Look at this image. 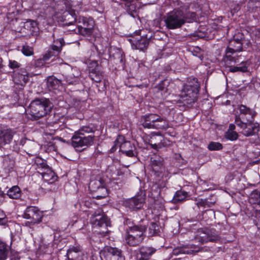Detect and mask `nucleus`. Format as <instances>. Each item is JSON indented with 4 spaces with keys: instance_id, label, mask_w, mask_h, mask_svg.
<instances>
[{
    "instance_id": "nucleus-48",
    "label": "nucleus",
    "mask_w": 260,
    "mask_h": 260,
    "mask_svg": "<svg viewBox=\"0 0 260 260\" xmlns=\"http://www.w3.org/2000/svg\"><path fill=\"white\" fill-rule=\"evenodd\" d=\"M124 139V137L119 135L114 141V144L110 149V152H114L117 149L118 146L120 147L121 141H123Z\"/></svg>"
},
{
    "instance_id": "nucleus-9",
    "label": "nucleus",
    "mask_w": 260,
    "mask_h": 260,
    "mask_svg": "<svg viewBox=\"0 0 260 260\" xmlns=\"http://www.w3.org/2000/svg\"><path fill=\"white\" fill-rule=\"evenodd\" d=\"M238 109L239 112L235 116V122L236 124L239 123V122L254 120L256 112L253 109L241 104L238 106Z\"/></svg>"
},
{
    "instance_id": "nucleus-20",
    "label": "nucleus",
    "mask_w": 260,
    "mask_h": 260,
    "mask_svg": "<svg viewBox=\"0 0 260 260\" xmlns=\"http://www.w3.org/2000/svg\"><path fill=\"white\" fill-rule=\"evenodd\" d=\"M16 132L11 128L0 129V147L10 144Z\"/></svg>"
},
{
    "instance_id": "nucleus-50",
    "label": "nucleus",
    "mask_w": 260,
    "mask_h": 260,
    "mask_svg": "<svg viewBox=\"0 0 260 260\" xmlns=\"http://www.w3.org/2000/svg\"><path fill=\"white\" fill-rule=\"evenodd\" d=\"M96 68L97 69L101 68L99 67L98 63L96 61L92 60L89 62V65H88L89 72H92V71L95 70V69Z\"/></svg>"
},
{
    "instance_id": "nucleus-24",
    "label": "nucleus",
    "mask_w": 260,
    "mask_h": 260,
    "mask_svg": "<svg viewBox=\"0 0 260 260\" xmlns=\"http://www.w3.org/2000/svg\"><path fill=\"white\" fill-rule=\"evenodd\" d=\"M61 79H58L54 76H50L47 77L46 85L50 91H53L58 89L60 86L65 85Z\"/></svg>"
},
{
    "instance_id": "nucleus-58",
    "label": "nucleus",
    "mask_w": 260,
    "mask_h": 260,
    "mask_svg": "<svg viewBox=\"0 0 260 260\" xmlns=\"http://www.w3.org/2000/svg\"><path fill=\"white\" fill-rule=\"evenodd\" d=\"M5 196V193L4 192L0 190V197L4 198Z\"/></svg>"
},
{
    "instance_id": "nucleus-10",
    "label": "nucleus",
    "mask_w": 260,
    "mask_h": 260,
    "mask_svg": "<svg viewBox=\"0 0 260 260\" xmlns=\"http://www.w3.org/2000/svg\"><path fill=\"white\" fill-rule=\"evenodd\" d=\"M102 260H124L125 256L121 249L117 247L105 246L100 252Z\"/></svg>"
},
{
    "instance_id": "nucleus-57",
    "label": "nucleus",
    "mask_w": 260,
    "mask_h": 260,
    "mask_svg": "<svg viewBox=\"0 0 260 260\" xmlns=\"http://www.w3.org/2000/svg\"><path fill=\"white\" fill-rule=\"evenodd\" d=\"M235 128H236L235 125L234 124L231 123V124H230L229 128V129H228L227 131L235 132Z\"/></svg>"
},
{
    "instance_id": "nucleus-7",
    "label": "nucleus",
    "mask_w": 260,
    "mask_h": 260,
    "mask_svg": "<svg viewBox=\"0 0 260 260\" xmlns=\"http://www.w3.org/2000/svg\"><path fill=\"white\" fill-rule=\"evenodd\" d=\"M194 239L196 242L203 244L208 242L219 241L221 237L218 232L215 229L201 228L195 232Z\"/></svg>"
},
{
    "instance_id": "nucleus-2",
    "label": "nucleus",
    "mask_w": 260,
    "mask_h": 260,
    "mask_svg": "<svg viewBox=\"0 0 260 260\" xmlns=\"http://www.w3.org/2000/svg\"><path fill=\"white\" fill-rule=\"evenodd\" d=\"M52 105L48 99H36L29 105V118L33 120L46 116L51 110Z\"/></svg>"
},
{
    "instance_id": "nucleus-38",
    "label": "nucleus",
    "mask_w": 260,
    "mask_h": 260,
    "mask_svg": "<svg viewBox=\"0 0 260 260\" xmlns=\"http://www.w3.org/2000/svg\"><path fill=\"white\" fill-rule=\"evenodd\" d=\"M226 49L236 52L241 51L243 49V43L230 41L229 46Z\"/></svg>"
},
{
    "instance_id": "nucleus-56",
    "label": "nucleus",
    "mask_w": 260,
    "mask_h": 260,
    "mask_svg": "<svg viewBox=\"0 0 260 260\" xmlns=\"http://www.w3.org/2000/svg\"><path fill=\"white\" fill-rule=\"evenodd\" d=\"M5 214L4 212L0 209V225L5 224L6 220L5 219Z\"/></svg>"
},
{
    "instance_id": "nucleus-13",
    "label": "nucleus",
    "mask_w": 260,
    "mask_h": 260,
    "mask_svg": "<svg viewBox=\"0 0 260 260\" xmlns=\"http://www.w3.org/2000/svg\"><path fill=\"white\" fill-rule=\"evenodd\" d=\"M89 188L91 191L101 190V194H97L95 198L98 199L105 198L108 195V190L106 187L104 179L101 177L91 180L89 184Z\"/></svg>"
},
{
    "instance_id": "nucleus-42",
    "label": "nucleus",
    "mask_w": 260,
    "mask_h": 260,
    "mask_svg": "<svg viewBox=\"0 0 260 260\" xmlns=\"http://www.w3.org/2000/svg\"><path fill=\"white\" fill-rule=\"evenodd\" d=\"M63 39H59L56 41H54V44L52 45V50L54 52H56L57 53H59L63 46Z\"/></svg>"
},
{
    "instance_id": "nucleus-43",
    "label": "nucleus",
    "mask_w": 260,
    "mask_h": 260,
    "mask_svg": "<svg viewBox=\"0 0 260 260\" xmlns=\"http://www.w3.org/2000/svg\"><path fill=\"white\" fill-rule=\"evenodd\" d=\"M167 83H168V82L166 80L162 81L155 87V88L157 92H161V94H165L168 90Z\"/></svg>"
},
{
    "instance_id": "nucleus-40",
    "label": "nucleus",
    "mask_w": 260,
    "mask_h": 260,
    "mask_svg": "<svg viewBox=\"0 0 260 260\" xmlns=\"http://www.w3.org/2000/svg\"><path fill=\"white\" fill-rule=\"evenodd\" d=\"M8 252L7 245L0 240V260H5L7 258Z\"/></svg>"
},
{
    "instance_id": "nucleus-37",
    "label": "nucleus",
    "mask_w": 260,
    "mask_h": 260,
    "mask_svg": "<svg viewBox=\"0 0 260 260\" xmlns=\"http://www.w3.org/2000/svg\"><path fill=\"white\" fill-rule=\"evenodd\" d=\"M15 166V161L9 156L5 157L3 160V167L4 169L8 172L12 171Z\"/></svg>"
},
{
    "instance_id": "nucleus-53",
    "label": "nucleus",
    "mask_w": 260,
    "mask_h": 260,
    "mask_svg": "<svg viewBox=\"0 0 260 260\" xmlns=\"http://www.w3.org/2000/svg\"><path fill=\"white\" fill-rule=\"evenodd\" d=\"M88 255L86 252L82 251L75 256L73 260H87Z\"/></svg>"
},
{
    "instance_id": "nucleus-41",
    "label": "nucleus",
    "mask_w": 260,
    "mask_h": 260,
    "mask_svg": "<svg viewBox=\"0 0 260 260\" xmlns=\"http://www.w3.org/2000/svg\"><path fill=\"white\" fill-rule=\"evenodd\" d=\"M26 26L29 29L30 33L33 36H36L38 35L39 32V28L37 26V23L36 22L34 21H30L27 22L26 25Z\"/></svg>"
},
{
    "instance_id": "nucleus-14",
    "label": "nucleus",
    "mask_w": 260,
    "mask_h": 260,
    "mask_svg": "<svg viewBox=\"0 0 260 260\" xmlns=\"http://www.w3.org/2000/svg\"><path fill=\"white\" fill-rule=\"evenodd\" d=\"M241 130L242 134L246 137L253 136L259 131V124L254 121L239 122L236 124Z\"/></svg>"
},
{
    "instance_id": "nucleus-3",
    "label": "nucleus",
    "mask_w": 260,
    "mask_h": 260,
    "mask_svg": "<svg viewBox=\"0 0 260 260\" xmlns=\"http://www.w3.org/2000/svg\"><path fill=\"white\" fill-rule=\"evenodd\" d=\"M200 84L196 78H189L188 82L184 85L179 95L181 100L187 105H191L197 102L200 89Z\"/></svg>"
},
{
    "instance_id": "nucleus-1",
    "label": "nucleus",
    "mask_w": 260,
    "mask_h": 260,
    "mask_svg": "<svg viewBox=\"0 0 260 260\" xmlns=\"http://www.w3.org/2000/svg\"><path fill=\"white\" fill-rule=\"evenodd\" d=\"M149 166L151 175L154 177L155 183L160 188L165 187L167 179L164 158L157 155H154L150 158Z\"/></svg>"
},
{
    "instance_id": "nucleus-26",
    "label": "nucleus",
    "mask_w": 260,
    "mask_h": 260,
    "mask_svg": "<svg viewBox=\"0 0 260 260\" xmlns=\"http://www.w3.org/2000/svg\"><path fill=\"white\" fill-rule=\"evenodd\" d=\"M40 173L43 179L48 183H53L57 180V176L50 168H47V170L42 171Z\"/></svg>"
},
{
    "instance_id": "nucleus-23",
    "label": "nucleus",
    "mask_w": 260,
    "mask_h": 260,
    "mask_svg": "<svg viewBox=\"0 0 260 260\" xmlns=\"http://www.w3.org/2000/svg\"><path fill=\"white\" fill-rule=\"evenodd\" d=\"M157 118V114H149L141 116L140 122V124L145 128H153L154 123Z\"/></svg>"
},
{
    "instance_id": "nucleus-33",
    "label": "nucleus",
    "mask_w": 260,
    "mask_h": 260,
    "mask_svg": "<svg viewBox=\"0 0 260 260\" xmlns=\"http://www.w3.org/2000/svg\"><path fill=\"white\" fill-rule=\"evenodd\" d=\"M160 226L158 223L151 222L148 226L149 236H157L160 233Z\"/></svg>"
},
{
    "instance_id": "nucleus-55",
    "label": "nucleus",
    "mask_w": 260,
    "mask_h": 260,
    "mask_svg": "<svg viewBox=\"0 0 260 260\" xmlns=\"http://www.w3.org/2000/svg\"><path fill=\"white\" fill-rule=\"evenodd\" d=\"M9 67L12 69L19 68L21 64L15 60H9Z\"/></svg>"
},
{
    "instance_id": "nucleus-47",
    "label": "nucleus",
    "mask_w": 260,
    "mask_h": 260,
    "mask_svg": "<svg viewBox=\"0 0 260 260\" xmlns=\"http://www.w3.org/2000/svg\"><path fill=\"white\" fill-rule=\"evenodd\" d=\"M225 138L231 141H235L238 139L239 135L236 132L226 131L224 135Z\"/></svg>"
},
{
    "instance_id": "nucleus-16",
    "label": "nucleus",
    "mask_w": 260,
    "mask_h": 260,
    "mask_svg": "<svg viewBox=\"0 0 260 260\" xmlns=\"http://www.w3.org/2000/svg\"><path fill=\"white\" fill-rule=\"evenodd\" d=\"M150 144L151 148L158 150L162 147L170 145V141L165 138L159 132L153 135L150 140Z\"/></svg>"
},
{
    "instance_id": "nucleus-21",
    "label": "nucleus",
    "mask_w": 260,
    "mask_h": 260,
    "mask_svg": "<svg viewBox=\"0 0 260 260\" xmlns=\"http://www.w3.org/2000/svg\"><path fill=\"white\" fill-rule=\"evenodd\" d=\"M132 48L143 51L146 49L149 44V39L147 36H140L139 38H132L129 40Z\"/></svg>"
},
{
    "instance_id": "nucleus-45",
    "label": "nucleus",
    "mask_w": 260,
    "mask_h": 260,
    "mask_svg": "<svg viewBox=\"0 0 260 260\" xmlns=\"http://www.w3.org/2000/svg\"><path fill=\"white\" fill-rule=\"evenodd\" d=\"M196 14L194 12H187L185 14L183 13V18L185 23H190L196 19Z\"/></svg>"
},
{
    "instance_id": "nucleus-17",
    "label": "nucleus",
    "mask_w": 260,
    "mask_h": 260,
    "mask_svg": "<svg viewBox=\"0 0 260 260\" xmlns=\"http://www.w3.org/2000/svg\"><path fill=\"white\" fill-rule=\"evenodd\" d=\"M145 196L142 191H140L135 197L127 201V206L133 210L141 209L145 203Z\"/></svg>"
},
{
    "instance_id": "nucleus-44",
    "label": "nucleus",
    "mask_w": 260,
    "mask_h": 260,
    "mask_svg": "<svg viewBox=\"0 0 260 260\" xmlns=\"http://www.w3.org/2000/svg\"><path fill=\"white\" fill-rule=\"evenodd\" d=\"M223 148L222 144L217 142H211L208 146V148L210 151H217L221 150Z\"/></svg>"
},
{
    "instance_id": "nucleus-12",
    "label": "nucleus",
    "mask_w": 260,
    "mask_h": 260,
    "mask_svg": "<svg viewBox=\"0 0 260 260\" xmlns=\"http://www.w3.org/2000/svg\"><path fill=\"white\" fill-rule=\"evenodd\" d=\"M43 216V212L36 206L27 207L23 215V217L24 218L30 220V222H28V223H31L32 224H38L41 222ZM26 225H27V222L26 223Z\"/></svg>"
},
{
    "instance_id": "nucleus-34",
    "label": "nucleus",
    "mask_w": 260,
    "mask_h": 260,
    "mask_svg": "<svg viewBox=\"0 0 260 260\" xmlns=\"http://www.w3.org/2000/svg\"><path fill=\"white\" fill-rule=\"evenodd\" d=\"M21 194L20 188L16 185L12 187L7 191V195L11 199H18Z\"/></svg>"
},
{
    "instance_id": "nucleus-15",
    "label": "nucleus",
    "mask_w": 260,
    "mask_h": 260,
    "mask_svg": "<svg viewBox=\"0 0 260 260\" xmlns=\"http://www.w3.org/2000/svg\"><path fill=\"white\" fill-rule=\"evenodd\" d=\"M63 82L68 84H74L78 83L80 79L81 73L76 68H69L66 72L62 74Z\"/></svg>"
},
{
    "instance_id": "nucleus-30",
    "label": "nucleus",
    "mask_w": 260,
    "mask_h": 260,
    "mask_svg": "<svg viewBox=\"0 0 260 260\" xmlns=\"http://www.w3.org/2000/svg\"><path fill=\"white\" fill-rule=\"evenodd\" d=\"M156 249L152 247H142L140 250L141 257L139 260H148L149 257L154 254Z\"/></svg>"
},
{
    "instance_id": "nucleus-19",
    "label": "nucleus",
    "mask_w": 260,
    "mask_h": 260,
    "mask_svg": "<svg viewBox=\"0 0 260 260\" xmlns=\"http://www.w3.org/2000/svg\"><path fill=\"white\" fill-rule=\"evenodd\" d=\"M236 53V52L226 49L225 54L223 59L226 68H230L242 61L240 56H238Z\"/></svg>"
},
{
    "instance_id": "nucleus-60",
    "label": "nucleus",
    "mask_w": 260,
    "mask_h": 260,
    "mask_svg": "<svg viewBox=\"0 0 260 260\" xmlns=\"http://www.w3.org/2000/svg\"><path fill=\"white\" fill-rule=\"evenodd\" d=\"M158 142H159V140L158 139H156L155 141H153L152 143H158Z\"/></svg>"
},
{
    "instance_id": "nucleus-22",
    "label": "nucleus",
    "mask_w": 260,
    "mask_h": 260,
    "mask_svg": "<svg viewBox=\"0 0 260 260\" xmlns=\"http://www.w3.org/2000/svg\"><path fill=\"white\" fill-rule=\"evenodd\" d=\"M120 151L129 157H134L136 153V147L134 144L127 141H121Z\"/></svg>"
},
{
    "instance_id": "nucleus-27",
    "label": "nucleus",
    "mask_w": 260,
    "mask_h": 260,
    "mask_svg": "<svg viewBox=\"0 0 260 260\" xmlns=\"http://www.w3.org/2000/svg\"><path fill=\"white\" fill-rule=\"evenodd\" d=\"M64 25H70L73 24L75 22L78 21V19L76 17L75 11L73 10L66 12L63 14Z\"/></svg>"
},
{
    "instance_id": "nucleus-35",
    "label": "nucleus",
    "mask_w": 260,
    "mask_h": 260,
    "mask_svg": "<svg viewBox=\"0 0 260 260\" xmlns=\"http://www.w3.org/2000/svg\"><path fill=\"white\" fill-rule=\"evenodd\" d=\"M55 55V53H52V51L49 50L42 58L38 59L35 61V66L39 68L44 66L46 61L48 60L51 56Z\"/></svg>"
},
{
    "instance_id": "nucleus-32",
    "label": "nucleus",
    "mask_w": 260,
    "mask_h": 260,
    "mask_svg": "<svg viewBox=\"0 0 260 260\" xmlns=\"http://www.w3.org/2000/svg\"><path fill=\"white\" fill-rule=\"evenodd\" d=\"M89 76L92 81L100 82L104 77V73L101 68H96L95 70L89 72Z\"/></svg>"
},
{
    "instance_id": "nucleus-6",
    "label": "nucleus",
    "mask_w": 260,
    "mask_h": 260,
    "mask_svg": "<svg viewBox=\"0 0 260 260\" xmlns=\"http://www.w3.org/2000/svg\"><path fill=\"white\" fill-rule=\"evenodd\" d=\"M90 222L94 228L102 229L99 231L102 236H106L109 234L110 231L108 227L111 225L110 220L101 210L95 211L92 215Z\"/></svg>"
},
{
    "instance_id": "nucleus-52",
    "label": "nucleus",
    "mask_w": 260,
    "mask_h": 260,
    "mask_svg": "<svg viewBox=\"0 0 260 260\" xmlns=\"http://www.w3.org/2000/svg\"><path fill=\"white\" fill-rule=\"evenodd\" d=\"M192 52L193 55L198 56L201 59H202L203 58V55L201 53V50L199 47H194L192 51Z\"/></svg>"
},
{
    "instance_id": "nucleus-62",
    "label": "nucleus",
    "mask_w": 260,
    "mask_h": 260,
    "mask_svg": "<svg viewBox=\"0 0 260 260\" xmlns=\"http://www.w3.org/2000/svg\"><path fill=\"white\" fill-rule=\"evenodd\" d=\"M124 260H125V259Z\"/></svg>"
},
{
    "instance_id": "nucleus-59",
    "label": "nucleus",
    "mask_w": 260,
    "mask_h": 260,
    "mask_svg": "<svg viewBox=\"0 0 260 260\" xmlns=\"http://www.w3.org/2000/svg\"><path fill=\"white\" fill-rule=\"evenodd\" d=\"M96 194H95V196L97 195V194H101V190L100 191H94Z\"/></svg>"
},
{
    "instance_id": "nucleus-39",
    "label": "nucleus",
    "mask_w": 260,
    "mask_h": 260,
    "mask_svg": "<svg viewBox=\"0 0 260 260\" xmlns=\"http://www.w3.org/2000/svg\"><path fill=\"white\" fill-rule=\"evenodd\" d=\"M250 203L260 205V191L255 189L251 192L249 197Z\"/></svg>"
},
{
    "instance_id": "nucleus-4",
    "label": "nucleus",
    "mask_w": 260,
    "mask_h": 260,
    "mask_svg": "<svg viewBox=\"0 0 260 260\" xmlns=\"http://www.w3.org/2000/svg\"><path fill=\"white\" fill-rule=\"evenodd\" d=\"M92 128L84 126L77 132H76L72 137V145L74 148L82 147L91 145L93 143L94 135H87L89 133H93Z\"/></svg>"
},
{
    "instance_id": "nucleus-31",
    "label": "nucleus",
    "mask_w": 260,
    "mask_h": 260,
    "mask_svg": "<svg viewBox=\"0 0 260 260\" xmlns=\"http://www.w3.org/2000/svg\"><path fill=\"white\" fill-rule=\"evenodd\" d=\"M82 252V248L80 245L73 246L67 251V254L68 255V260L74 259L75 256Z\"/></svg>"
},
{
    "instance_id": "nucleus-46",
    "label": "nucleus",
    "mask_w": 260,
    "mask_h": 260,
    "mask_svg": "<svg viewBox=\"0 0 260 260\" xmlns=\"http://www.w3.org/2000/svg\"><path fill=\"white\" fill-rule=\"evenodd\" d=\"M35 163L39 168H41L44 170V171L47 170V168H49L46 163V161L41 158H37L35 160Z\"/></svg>"
},
{
    "instance_id": "nucleus-51",
    "label": "nucleus",
    "mask_w": 260,
    "mask_h": 260,
    "mask_svg": "<svg viewBox=\"0 0 260 260\" xmlns=\"http://www.w3.org/2000/svg\"><path fill=\"white\" fill-rule=\"evenodd\" d=\"M127 8L126 10L128 13L132 16L134 15V13L136 12V7L134 4L131 3H127L125 5Z\"/></svg>"
},
{
    "instance_id": "nucleus-29",
    "label": "nucleus",
    "mask_w": 260,
    "mask_h": 260,
    "mask_svg": "<svg viewBox=\"0 0 260 260\" xmlns=\"http://www.w3.org/2000/svg\"><path fill=\"white\" fill-rule=\"evenodd\" d=\"M240 62V63L238 64V66H235V65H234L229 68V71L232 73L237 72L243 73L246 72L247 71V68L249 65L248 62L247 61H244L242 60Z\"/></svg>"
},
{
    "instance_id": "nucleus-8",
    "label": "nucleus",
    "mask_w": 260,
    "mask_h": 260,
    "mask_svg": "<svg viewBox=\"0 0 260 260\" xmlns=\"http://www.w3.org/2000/svg\"><path fill=\"white\" fill-rule=\"evenodd\" d=\"M166 27L170 29L180 28L185 24L183 18V12L175 9L167 14L165 20Z\"/></svg>"
},
{
    "instance_id": "nucleus-54",
    "label": "nucleus",
    "mask_w": 260,
    "mask_h": 260,
    "mask_svg": "<svg viewBox=\"0 0 260 260\" xmlns=\"http://www.w3.org/2000/svg\"><path fill=\"white\" fill-rule=\"evenodd\" d=\"M244 37L242 34L238 33L234 36V39L231 41H235L239 43H243L244 42L243 40Z\"/></svg>"
},
{
    "instance_id": "nucleus-28",
    "label": "nucleus",
    "mask_w": 260,
    "mask_h": 260,
    "mask_svg": "<svg viewBox=\"0 0 260 260\" xmlns=\"http://www.w3.org/2000/svg\"><path fill=\"white\" fill-rule=\"evenodd\" d=\"M158 118L154 123L153 129L166 130L169 127V122L165 118L157 115Z\"/></svg>"
},
{
    "instance_id": "nucleus-11",
    "label": "nucleus",
    "mask_w": 260,
    "mask_h": 260,
    "mask_svg": "<svg viewBox=\"0 0 260 260\" xmlns=\"http://www.w3.org/2000/svg\"><path fill=\"white\" fill-rule=\"evenodd\" d=\"M78 32L84 36H90L93 32L94 21L91 19L79 17L77 21Z\"/></svg>"
},
{
    "instance_id": "nucleus-36",
    "label": "nucleus",
    "mask_w": 260,
    "mask_h": 260,
    "mask_svg": "<svg viewBox=\"0 0 260 260\" xmlns=\"http://www.w3.org/2000/svg\"><path fill=\"white\" fill-rule=\"evenodd\" d=\"M187 193L182 190H178L176 192L172 199V202L177 204L185 200L187 198Z\"/></svg>"
},
{
    "instance_id": "nucleus-5",
    "label": "nucleus",
    "mask_w": 260,
    "mask_h": 260,
    "mask_svg": "<svg viewBox=\"0 0 260 260\" xmlns=\"http://www.w3.org/2000/svg\"><path fill=\"white\" fill-rule=\"evenodd\" d=\"M146 230V226L141 224L129 227L126 230L124 238L126 243L129 246L139 245L144 239L145 235L144 233Z\"/></svg>"
},
{
    "instance_id": "nucleus-18",
    "label": "nucleus",
    "mask_w": 260,
    "mask_h": 260,
    "mask_svg": "<svg viewBox=\"0 0 260 260\" xmlns=\"http://www.w3.org/2000/svg\"><path fill=\"white\" fill-rule=\"evenodd\" d=\"M28 73L25 69L21 68L13 74V80L15 84L23 87L28 81Z\"/></svg>"
},
{
    "instance_id": "nucleus-25",
    "label": "nucleus",
    "mask_w": 260,
    "mask_h": 260,
    "mask_svg": "<svg viewBox=\"0 0 260 260\" xmlns=\"http://www.w3.org/2000/svg\"><path fill=\"white\" fill-rule=\"evenodd\" d=\"M196 246L193 245H183L180 247H177L173 250V253L175 255H178L181 254H192Z\"/></svg>"
},
{
    "instance_id": "nucleus-61",
    "label": "nucleus",
    "mask_w": 260,
    "mask_h": 260,
    "mask_svg": "<svg viewBox=\"0 0 260 260\" xmlns=\"http://www.w3.org/2000/svg\"><path fill=\"white\" fill-rule=\"evenodd\" d=\"M137 34H139V35H140V31H138V32H137Z\"/></svg>"
},
{
    "instance_id": "nucleus-49",
    "label": "nucleus",
    "mask_w": 260,
    "mask_h": 260,
    "mask_svg": "<svg viewBox=\"0 0 260 260\" xmlns=\"http://www.w3.org/2000/svg\"><path fill=\"white\" fill-rule=\"evenodd\" d=\"M21 51L25 56H30L34 54L33 49L28 46H23Z\"/></svg>"
}]
</instances>
